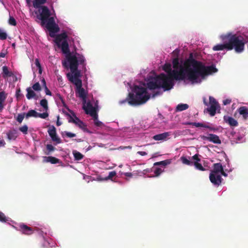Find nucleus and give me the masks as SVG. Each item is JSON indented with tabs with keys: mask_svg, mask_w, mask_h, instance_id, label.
Listing matches in <instances>:
<instances>
[{
	"mask_svg": "<svg viewBox=\"0 0 248 248\" xmlns=\"http://www.w3.org/2000/svg\"><path fill=\"white\" fill-rule=\"evenodd\" d=\"M83 108L87 114H89L93 118L96 119L97 113L96 108L93 107L90 102H87L86 106L84 105Z\"/></svg>",
	"mask_w": 248,
	"mask_h": 248,
	"instance_id": "1a4fd4ad",
	"label": "nucleus"
},
{
	"mask_svg": "<svg viewBox=\"0 0 248 248\" xmlns=\"http://www.w3.org/2000/svg\"><path fill=\"white\" fill-rule=\"evenodd\" d=\"M188 105L186 104H180L177 105L176 108V111H181L188 108Z\"/></svg>",
	"mask_w": 248,
	"mask_h": 248,
	"instance_id": "bb28decb",
	"label": "nucleus"
},
{
	"mask_svg": "<svg viewBox=\"0 0 248 248\" xmlns=\"http://www.w3.org/2000/svg\"><path fill=\"white\" fill-rule=\"evenodd\" d=\"M42 82H43V86H44V87L46 86V81H45V79H44V78H43V79H42Z\"/></svg>",
	"mask_w": 248,
	"mask_h": 248,
	"instance_id": "774afa93",
	"label": "nucleus"
},
{
	"mask_svg": "<svg viewBox=\"0 0 248 248\" xmlns=\"http://www.w3.org/2000/svg\"><path fill=\"white\" fill-rule=\"evenodd\" d=\"M68 36L66 32L64 31L59 34L56 36L55 42L57 44L58 47H60V43L61 42L64 40H66Z\"/></svg>",
	"mask_w": 248,
	"mask_h": 248,
	"instance_id": "dca6fc26",
	"label": "nucleus"
},
{
	"mask_svg": "<svg viewBox=\"0 0 248 248\" xmlns=\"http://www.w3.org/2000/svg\"><path fill=\"white\" fill-rule=\"evenodd\" d=\"M19 227V230L23 234L26 235H31L33 232V230L31 227H29L24 224H20Z\"/></svg>",
	"mask_w": 248,
	"mask_h": 248,
	"instance_id": "2eb2a0df",
	"label": "nucleus"
},
{
	"mask_svg": "<svg viewBox=\"0 0 248 248\" xmlns=\"http://www.w3.org/2000/svg\"><path fill=\"white\" fill-rule=\"evenodd\" d=\"M73 154L75 158V160H80L84 157L82 154L77 151H74Z\"/></svg>",
	"mask_w": 248,
	"mask_h": 248,
	"instance_id": "c85d7f7f",
	"label": "nucleus"
},
{
	"mask_svg": "<svg viewBox=\"0 0 248 248\" xmlns=\"http://www.w3.org/2000/svg\"><path fill=\"white\" fill-rule=\"evenodd\" d=\"M46 148L48 152L46 153V154L48 155L51 152H53L55 150V148L51 144H47L46 145Z\"/></svg>",
	"mask_w": 248,
	"mask_h": 248,
	"instance_id": "7c9ffc66",
	"label": "nucleus"
},
{
	"mask_svg": "<svg viewBox=\"0 0 248 248\" xmlns=\"http://www.w3.org/2000/svg\"><path fill=\"white\" fill-rule=\"evenodd\" d=\"M68 111L72 114L70 115L68 113H66V115L68 117V122L74 123L81 129L85 130L86 129V125L82 121L76 116L75 113L72 110L68 109Z\"/></svg>",
	"mask_w": 248,
	"mask_h": 248,
	"instance_id": "423d86ee",
	"label": "nucleus"
},
{
	"mask_svg": "<svg viewBox=\"0 0 248 248\" xmlns=\"http://www.w3.org/2000/svg\"><path fill=\"white\" fill-rule=\"evenodd\" d=\"M75 85L76 86V93L77 96L81 98L83 103H85L87 98V93L85 89L82 87V83L80 82L79 83V82H78Z\"/></svg>",
	"mask_w": 248,
	"mask_h": 248,
	"instance_id": "6e6552de",
	"label": "nucleus"
},
{
	"mask_svg": "<svg viewBox=\"0 0 248 248\" xmlns=\"http://www.w3.org/2000/svg\"><path fill=\"white\" fill-rule=\"evenodd\" d=\"M9 218L7 217L5 215L1 212H0V221L1 222H6L9 221Z\"/></svg>",
	"mask_w": 248,
	"mask_h": 248,
	"instance_id": "e433bc0d",
	"label": "nucleus"
},
{
	"mask_svg": "<svg viewBox=\"0 0 248 248\" xmlns=\"http://www.w3.org/2000/svg\"><path fill=\"white\" fill-rule=\"evenodd\" d=\"M116 175V173L115 171L109 172L108 175L107 177V179H110Z\"/></svg>",
	"mask_w": 248,
	"mask_h": 248,
	"instance_id": "09e8293b",
	"label": "nucleus"
},
{
	"mask_svg": "<svg viewBox=\"0 0 248 248\" xmlns=\"http://www.w3.org/2000/svg\"><path fill=\"white\" fill-rule=\"evenodd\" d=\"M172 65L174 69V70H176L179 68V59L178 58H174L172 61Z\"/></svg>",
	"mask_w": 248,
	"mask_h": 248,
	"instance_id": "72a5a7b5",
	"label": "nucleus"
},
{
	"mask_svg": "<svg viewBox=\"0 0 248 248\" xmlns=\"http://www.w3.org/2000/svg\"><path fill=\"white\" fill-rule=\"evenodd\" d=\"M223 167L220 163H215L213 165V169L211 170L210 173L219 174L221 171H223Z\"/></svg>",
	"mask_w": 248,
	"mask_h": 248,
	"instance_id": "412c9836",
	"label": "nucleus"
},
{
	"mask_svg": "<svg viewBox=\"0 0 248 248\" xmlns=\"http://www.w3.org/2000/svg\"><path fill=\"white\" fill-rule=\"evenodd\" d=\"M93 119L94 121V124L96 126L100 127L103 125V123L101 122V121H99L98 120V114L97 115L96 119H95V118H93Z\"/></svg>",
	"mask_w": 248,
	"mask_h": 248,
	"instance_id": "37998d69",
	"label": "nucleus"
},
{
	"mask_svg": "<svg viewBox=\"0 0 248 248\" xmlns=\"http://www.w3.org/2000/svg\"><path fill=\"white\" fill-rule=\"evenodd\" d=\"M124 175L127 177H131L132 176V174L131 172H126Z\"/></svg>",
	"mask_w": 248,
	"mask_h": 248,
	"instance_id": "e2e57ef3",
	"label": "nucleus"
},
{
	"mask_svg": "<svg viewBox=\"0 0 248 248\" xmlns=\"http://www.w3.org/2000/svg\"><path fill=\"white\" fill-rule=\"evenodd\" d=\"M45 87V92H46V95H51V92L50 91V90L48 89V88L47 87V86H46V87Z\"/></svg>",
	"mask_w": 248,
	"mask_h": 248,
	"instance_id": "864d4df0",
	"label": "nucleus"
},
{
	"mask_svg": "<svg viewBox=\"0 0 248 248\" xmlns=\"http://www.w3.org/2000/svg\"><path fill=\"white\" fill-rule=\"evenodd\" d=\"M170 132H164L161 134H159L154 136L153 139L155 140H164L167 139L168 137L170 136Z\"/></svg>",
	"mask_w": 248,
	"mask_h": 248,
	"instance_id": "aec40b11",
	"label": "nucleus"
},
{
	"mask_svg": "<svg viewBox=\"0 0 248 248\" xmlns=\"http://www.w3.org/2000/svg\"><path fill=\"white\" fill-rule=\"evenodd\" d=\"M7 37V33L0 28V39L1 40H4L6 39Z\"/></svg>",
	"mask_w": 248,
	"mask_h": 248,
	"instance_id": "4c0bfd02",
	"label": "nucleus"
},
{
	"mask_svg": "<svg viewBox=\"0 0 248 248\" xmlns=\"http://www.w3.org/2000/svg\"><path fill=\"white\" fill-rule=\"evenodd\" d=\"M66 61H62V66L67 68L68 67V63L71 72H74V71L78 69V64H81L83 66L85 65V59L84 57L77 53L76 54H68L66 55Z\"/></svg>",
	"mask_w": 248,
	"mask_h": 248,
	"instance_id": "39448f33",
	"label": "nucleus"
},
{
	"mask_svg": "<svg viewBox=\"0 0 248 248\" xmlns=\"http://www.w3.org/2000/svg\"><path fill=\"white\" fill-rule=\"evenodd\" d=\"M7 136L9 140H16L17 136V130L15 129L9 130L7 133Z\"/></svg>",
	"mask_w": 248,
	"mask_h": 248,
	"instance_id": "4be33fe9",
	"label": "nucleus"
},
{
	"mask_svg": "<svg viewBox=\"0 0 248 248\" xmlns=\"http://www.w3.org/2000/svg\"><path fill=\"white\" fill-rule=\"evenodd\" d=\"M168 74L167 76L161 73L148 81L147 87L150 90L162 88L164 91L170 90L173 86V80H184L186 79L192 83L201 81L199 78H202L205 76L216 73L217 71L215 66H205L202 62L193 58L192 54L184 63V66H180L179 71L171 69L170 63H165L163 67Z\"/></svg>",
	"mask_w": 248,
	"mask_h": 248,
	"instance_id": "f257e3e1",
	"label": "nucleus"
},
{
	"mask_svg": "<svg viewBox=\"0 0 248 248\" xmlns=\"http://www.w3.org/2000/svg\"><path fill=\"white\" fill-rule=\"evenodd\" d=\"M32 88L36 91H40L41 90V88L39 82H36L32 86Z\"/></svg>",
	"mask_w": 248,
	"mask_h": 248,
	"instance_id": "ea45409f",
	"label": "nucleus"
},
{
	"mask_svg": "<svg viewBox=\"0 0 248 248\" xmlns=\"http://www.w3.org/2000/svg\"><path fill=\"white\" fill-rule=\"evenodd\" d=\"M47 0H34L33 6L38 9L39 14L37 17L41 20V25L45 26L49 32V35L54 37L55 33L59 32L60 28L56 23L54 17L51 16V13L49 8L44 5L46 3Z\"/></svg>",
	"mask_w": 248,
	"mask_h": 248,
	"instance_id": "f03ea898",
	"label": "nucleus"
},
{
	"mask_svg": "<svg viewBox=\"0 0 248 248\" xmlns=\"http://www.w3.org/2000/svg\"><path fill=\"white\" fill-rule=\"evenodd\" d=\"M220 38L224 42L228 41V46L230 47L229 50L234 49L237 53L242 52L244 50L245 44L248 43V35H245V40L242 36L233 34L231 32L221 35Z\"/></svg>",
	"mask_w": 248,
	"mask_h": 248,
	"instance_id": "20e7f679",
	"label": "nucleus"
},
{
	"mask_svg": "<svg viewBox=\"0 0 248 248\" xmlns=\"http://www.w3.org/2000/svg\"><path fill=\"white\" fill-rule=\"evenodd\" d=\"M20 92H21V91H20V89H18V90H16V96L17 98H19L20 96H22V94Z\"/></svg>",
	"mask_w": 248,
	"mask_h": 248,
	"instance_id": "5fc2aeb1",
	"label": "nucleus"
},
{
	"mask_svg": "<svg viewBox=\"0 0 248 248\" xmlns=\"http://www.w3.org/2000/svg\"><path fill=\"white\" fill-rule=\"evenodd\" d=\"M170 161L169 160H165L160 162H157L154 163L155 166L162 165L165 166L170 163Z\"/></svg>",
	"mask_w": 248,
	"mask_h": 248,
	"instance_id": "2f4dec72",
	"label": "nucleus"
},
{
	"mask_svg": "<svg viewBox=\"0 0 248 248\" xmlns=\"http://www.w3.org/2000/svg\"><path fill=\"white\" fill-rule=\"evenodd\" d=\"M209 104L210 107L207 108V110L211 116H214L216 113L217 108H220L219 105L212 96L209 97Z\"/></svg>",
	"mask_w": 248,
	"mask_h": 248,
	"instance_id": "0eeeda50",
	"label": "nucleus"
},
{
	"mask_svg": "<svg viewBox=\"0 0 248 248\" xmlns=\"http://www.w3.org/2000/svg\"><path fill=\"white\" fill-rule=\"evenodd\" d=\"M5 143L4 141V140H0V146H4L5 145Z\"/></svg>",
	"mask_w": 248,
	"mask_h": 248,
	"instance_id": "69168bd1",
	"label": "nucleus"
},
{
	"mask_svg": "<svg viewBox=\"0 0 248 248\" xmlns=\"http://www.w3.org/2000/svg\"><path fill=\"white\" fill-rule=\"evenodd\" d=\"M231 99H226L223 101V104L224 105H227L230 104L231 103Z\"/></svg>",
	"mask_w": 248,
	"mask_h": 248,
	"instance_id": "603ef678",
	"label": "nucleus"
},
{
	"mask_svg": "<svg viewBox=\"0 0 248 248\" xmlns=\"http://www.w3.org/2000/svg\"><path fill=\"white\" fill-rule=\"evenodd\" d=\"M59 119H60V117H59V116H57V123H56V124L57 126H60L62 124V123L61 122H60Z\"/></svg>",
	"mask_w": 248,
	"mask_h": 248,
	"instance_id": "13d9d810",
	"label": "nucleus"
},
{
	"mask_svg": "<svg viewBox=\"0 0 248 248\" xmlns=\"http://www.w3.org/2000/svg\"><path fill=\"white\" fill-rule=\"evenodd\" d=\"M199 156L200 155L196 154L191 157V159L194 160L193 165L195 166L196 169L201 171H204L205 170V169L199 163V162L201 161V159L199 158Z\"/></svg>",
	"mask_w": 248,
	"mask_h": 248,
	"instance_id": "ddd939ff",
	"label": "nucleus"
},
{
	"mask_svg": "<svg viewBox=\"0 0 248 248\" xmlns=\"http://www.w3.org/2000/svg\"><path fill=\"white\" fill-rule=\"evenodd\" d=\"M19 130L22 132L23 134H26L28 132V127L27 125H24L19 127Z\"/></svg>",
	"mask_w": 248,
	"mask_h": 248,
	"instance_id": "a19ab883",
	"label": "nucleus"
},
{
	"mask_svg": "<svg viewBox=\"0 0 248 248\" xmlns=\"http://www.w3.org/2000/svg\"><path fill=\"white\" fill-rule=\"evenodd\" d=\"M201 138L204 140H208L215 144H221V141L219 137L215 134H208V136H202Z\"/></svg>",
	"mask_w": 248,
	"mask_h": 248,
	"instance_id": "9b49d317",
	"label": "nucleus"
},
{
	"mask_svg": "<svg viewBox=\"0 0 248 248\" xmlns=\"http://www.w3.org/2000/svg\"><path fill=\"white\" fill-rule=\"evenodd\" d=\"M25 117H26L25 113H19L18 114L16 120L19 124H21L22 122Z\"/></svg>",
	"mask_w": 248,
	"mask_h": 248,
	"instance_id": "473e14b6",
	"label": "nucleus"
},
{
	"mask_svg": "<svg viewBox=\"0 0 248 248\" xmlns=\"http://www.w3.org/2000/svg\"><path fill=\"white\" fill-rule=\"evenodd\" d=\"M137 154L141 156H144L147 155V153L146 152L144 151H138L137 152Z\"/></svg>",
	"mask_w": 248,
	"mask_h": 248,
	"instance_id": "6e6d98bb",
	"label": "nucleus"
},
{
	"mask_svg": "<svg viewBox=\"0 0 248 248\" xmlns=\"http://www.w3.org/2000/svg\"><path fill=\"white\" fill-rule=\"evenodd\" d=\"M52 139V140L53 141H55L56 142V143L59 144L61 142V140L60 138L58 137V136L57 135V134L52 135L51 136H50Z\"/></svg>",
	"mask_w": 248,
	"mask_h": 248,
	"instance_id": "c9c22d12",
	"label": "nucleus"
},
{
	"mask_svg": "<svg viewBox=\"0 0 248 248\" xmlns=\"http://www.w3.org/2000/svg\"><path fill=\"white\" fill-rule=\"evenodd\" d=\"M203 103L205 105V106H208V103H207V102L206 101V98H203Z\"/></svg>",
	"mask_w": 248,
	"mask_h": 248,
	"instance_id": "338daca9",
	"label": "nucleus"
},
{
	"mask_svg": "<svg viewBox=\"0 0 248 248\" xmlns=\"http://www.w3.org/2000/svg\"><path fill=\"white\" fill-rule=\"evenodd\" d=\"M224 43L222 44H217L213 47V49L214 51H219L224 49L229 50V46H228V41L223 42Z\"/></svg>",
	"mask_w": 248,
	"mask_h": 248,
	"instance_id": "6ab92c4d",
	"label": "nucleus"
},
{
	"mask_svg": "<svg viewBox=\"0 0 248 248\" xmlns=\"http://www.w3.org/2000/svg\"><path fill=\"white\" fill-rule=\"evenodd\" d=\"M5 55L6 53L3 52H0V57L4 58L5 57Z\"/></svg>",
	"mask_w": 248,
	"mask_h": 248,
	"instance_id": "052dcab7",
	"label": "nucleus"
},
{
	"mask_svg": "<svg viewBox=\"0 0 248 248\" xmlns=\"http://www.w3.org/2000/svg\"><path fill=\"white\" fill-rule=\"evenodd\" d=\"M40 105L44 108L46 111L48 110V102L46 99H43L40 101Z\"/></svg>",
	"mask_w": 248,
	"mask_h": 248,
	"instance_id": "c756f323",
	"label": "nucleus"
},
{
	"mask_svg": "<svg viewBox=\"0 0 248 248\" xmlns=\"http://www.w3.org/2000/svg\"><path fill=\"white\" fill-rule=\"evenodd\" d=\"M162 170L161 169L157 168H156L155 170L154 171V173L155 175V176H158L162 172Z\"/></svg>",
	"mask_w": 248,
	"mask_h": 248,
	"instance_id": "de8ad7c7",
	"label": "nucleus"
},
{
	"mask_svg": "<svg viewBox=\"0 0 248 248\" xmlns=\"http://www.w3.org/2000/svg\"><path fill=\"white\" fill-rule=\"evenodd\" d=\"M64 134L68 138H74L76 136L75 134L67 131H65Z\"/></svg>",
	"mask_w": 248,
	"mask_h": 248,
	"instance_id": "8fccbe9b",
	"label": "nucleus"
},
{
	"mask_svg": "<svg viewBox=\"0 0 248 248\" xmlns=\"http://www.w3.org/2000/svg\"><path fill=\"white\" fill-rule=\"evenodd\" d=\"M48 116V113L46 112L42 113H38L37 117H40L42 119H46Z\"/></svg>",
	"mask_w": 248,
	"mask_h": 248,
	"instance_id": "a18cd8bd",
	"label": "nucleus"
},
{
	"mask_svg": "<svg viewBox=\"0 0 248 248\" xmlns=\"http://www.w3.org/2000/svg\"><path fill=\"white\" fill-rule=\"evenodd\" d=\"M161 94V92H156L155 93L153 94V97H155V96H157L158 95H160Z\"/></svg>",
	"mask_w": 248,
	"mask_h": 248,
	"instance_id": "bf43d9fd",
	"label": "nucleus"
},
{
	"mask_svg": "<svg viewBox=\"0 0 248 248\" xmlns=\"http://www.w3.org/2000/svg\"><path fill=\"white\" fill-rule=\"evenodd\" d=\"M209 179L213 185L217 186L221 184L222 180L221 175L217 173H210Z\"/></svg>",
	"mask_w": 248,
	"mask_h": 248,
	"instance_id": "f8f14e48",
	"label": "nucleus"
},
{
	"mask_svg": "<svg viewBox=\"0 0 248 248\" xmlns=\"http://www.w3.org/2000/svg\"><path fill=\"white\" fill-rule=\"evenodd\" d=\"M3 77V78L6 77H11L14 74L12 71H9L8 68L6 66L2 67Z\"/></svg>",
	"mask_w": 248,
	"mask_h": 248,
	"instance_id": "b1692460",
	"label": "nucleus"
},
{
	"mask_svg": "<svg viewBox=\"0 0 248 248\" xmlns=\"http://www.w3.org/2000/svg\"><path fill=\"white\" fill-rule=\"evenodd\" d=\"M26 114V119H28L30 117H37L38 112H36L35 110L31 109Z\"/></svg>",
	"mask_w": 248,
	"mask_h": 248,
	"instance_id": "a878e982",
	"label": "nucleus"
},
{
	"mask_svg": "<svg viewBox=\"0 0 248 248\" xmlns=\"http://www.w3.org/2000/svg\"><path fill=\"white\" fill-rule=\"evenodd\" d=\"M150 98V94L148 93L147 89L143 87L136 85L128 93L126 99L122 102L126 101L132 106H137L144 104Z\"/></svg>",
	"mask_w": 248,
	"mask_h": 248,
	"instance_id": "7ed1b4c3",
	"label": "nucleus"
},
{
	"mask_svg": "<svg viewBox=\"0 0 248 248\" xmlns=\"http://www.w3.org/2000/svg\"><path fill=\"white\" fill-rule=\"evenodd\" d=\"M72 73L74 74V75H72L69 73L67 74V77L68 78L69 80L73 83L75 85H76L78 82L82 83V80L79 78L80 77V71L77 69L74 71V72Z\"/></svg>",
	"mask_w": 248,
	"mask_h": 248,
	"instance_id": "9d476101",
	"label": "nucleus"
},
{
	"mask_svg": "<svg viewBox=\"0 0 248 248\" xmlns=\"http://www.w3.org/2000/svg\"><path fill=\"white\" fill-rule=\"evenodd\" d=\"M8 23L10 25L12 26H16V21L13 16H10Z\"/></svg>",
	"mask_w": 248,
	"mask_h": 248,
	"instance_id": "79ce46f5",
	"label": "nucleus"
},
{
	"mask_svg": "<svg viewBox=\"0 0 248 248\" xmlns=\"http://www.w3.org/2000/svg\"><path fill=\"white\" fill-rule=\"evenodd\" d=\"M223 120L225 123L228 124L230 126L236 127L238 125V122L231 116L228 115L224 116Z\"/></svg>",
	"mask_w": 248,
	"mask_h": 248,
	"instance_id": "4468645a",
	"label": "nucleus"
},
{
	"mask_svg": "<svg viewBox=\"0 0 248 248\" xmlns=\"http://www.w3.org/2000/svg\"><path fill=\"white\" fill-rule=\"evenodd\" d=\"M6 96L5 95V93L4 92H0V101L4 102L6 99Z\"/></svg>",
	"mask_w": 248,
	"mask_h": 248,
	"instance_id": "3c124183",
	"label": "nucleus"
},
{
	"mask_svg": "<svg viewBox=\"0 0 248 248\" xmlns=\"http://www.w3.org/2000/svg\"><path fill=\"white\" fill-rule=\"evenodd\" d=\"M186 124H188V125H193V126H195L197 127H202V126H203V124L202 123H191V122H189V123H186Z\"/></svg>",
	"mask_w": 248,
	"mask_h": 248,
	"instance_id": "c03bdc74",
	"label": "nucleus"
},
{
	"mask_svg": "<svg viewBox=\"0 0 248 248\" xmlns=\"http://www.w3.org/2000/svg\"><path fill=\"white\" fill-rule=\"evenodd\" d=\"M180 159L183 164L188 166H193V161L188 159L186 157L182 156L181 157Z\"/></svg>",
	"mask_w": 248,
	"mask_h": 248,
	"instance_id": "cd10ccee",
	"label": "nucleus"
},
{
	"mask_svg": "<svg viewBox=\"0 0 248 248\" xmlns=\"http://www.w3.org/2000/svg\"><path fill=\"white\" fill-rule=\"evenodd\" d=\"M47 132L49 136H51L52 135L57 134L56 128L53 125H52L49 127Z\"/></svg>",
	"mask_w": 248,
	"mask_h": 248,
	"instance_id": "f704fd0d",
	"label": "nucleus"
},
{
	"mask_svg": "<svg viewBox=\"0 0 248 248\" xmlns=\"http://www.w3.org/2000/svg\"><path fill=\"white\" fill-rule=\"evenodd\" d=\"M119 149H126V148H129V149H131V147L130 146H128V147H123V146H120L119 148Z\"/></svg>",
	"mask_w": 248,
	"mask_h": 248,
	"instance_id": "0e129e2a",
	"label": "nucleus"
},
{
	"mask_svg": "<svg viewBox=\"0 0 248 248\" xmlns=\"http://www.w3.org/2000/svg\"><path fill=\"white\" fill-rule=\"evenodd\" d=\"M35 64L36 66L38 68L39 74H41L42 72V67L38 59L35 60Z\"/></svg>",
	"mask_w": 248,
	"mask_h": 248,
	"instance_id": "58836bf2",
	"label": "nucleus"
},
{
	"mask_svg": "<svg viewBox=\"0 0 248 248\" xmlns=\"http://www.w3.org/2000/svg\"><path fill=\"white\" fill-rule=\"evenodd\" d=\"M60 48H61L62 51L63 53L67 55L68 54L71 53L69 47V45L67 40H64L62 43H60Z\"/></svg>",
	"mask_w": 248,
	"mask_h": 248,
	"instance_id": "a211bd4d",
	"label": "nucleus"
},
{
	"mask_svg": "<svg viewBox=\"0 0 248 248\" xmlns=\"http://www.w3.org/2000/svg\"><path fill=\"white\" fill-rule=\"evenodd\" d=\"M27 93L26 94V97L28 99H31L32 98H34L36 96V93H34L33 91L31 90V87L28 88L27 89Z\"/></svg>",
	"mask_w": 248,
	"mask_h": 248,
	"instance_id": "393cba45",
	"label": "nucleus"
},
{
	"mask_svg": "<svg viewBox=\"0 0 248 248\" xmlns=\"http://www.w3.org/2000/svg\"><path fill=\"white\" fill-rule=\"evenodd\" d=\"M56 96L57 98L61 101L63 106H65L66 104L63 97L59 93H57Z\"/></svg>",
	"mask_w": 248,
	"mask_h": 248,
	"instance_id": "49530a36",
	"label": "nucleus"
},
{
	"mask_svg": "<svg viewBox=\"0 0 248 248\" xmlns=\"http://www.w3.org/2000/svg\"><path fill=\"white\" fill-rule=\"evenodd\" d=\"M219 173H220L221 175H222L225 177H226L227 176V174L224 172L223 170V171H221Z\"/></svg>",
	"mask_w": 248,
	"mask_h": 248,
	"instance_id": "680f3d73",
	"label": "nucleus"
},
{
	"mask_svg": "<svg viewBox=\"0 0 248 248\" xmlns=\"http://www.w3.org/2000/svg\"><path fill=\"white\" fill-rule=\"evenodd\" d=\"M3 102H4L1 101H0V111H1L4 108V105L3 104Z\"/></svg>",
	"mask_w": 248,
	"mask_h": 248,
	"instance_id": "4d7b16f0",
	"label": "nucleus"
},
{
	"mask_svg": "<svg viewBox=\"0 0 248 248\" xmlns=\"http://www.w3.org/2000/svg\"><path fill=\"white\" fill-rule=\"evenodd\" d=\"M44 161L46 162H50L51 164H55L60 162V159L53 156H44Z\"/></svg>",
	"mask_w": 248,
	"mask_h": 248,
	"instance_id": "5701e85b",
	"label": "nucleus"
},
{
	"mask_svg": "<svg viewBox=\"0 0 248 248\" xmlns=\"http://www.w3.org/2000/svg\"><path fill=\"white\" fill-rule=\"evenodd\" d=\"M236 111L242 115L244 120H247L248 118V108L246 107H240L237 109Z\"/></svg>",
	"mask_w": 248,
	"mask_h": 248,
	"instance_id": "f3484780",
	"label": "nucleus"
}]
</instances>
